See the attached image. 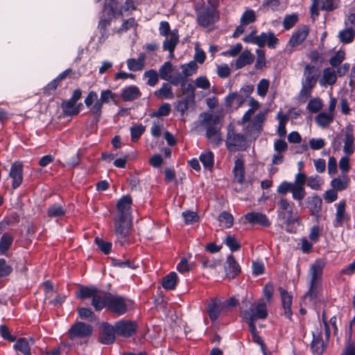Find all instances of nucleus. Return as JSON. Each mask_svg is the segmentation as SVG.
Here are the masks:
<instances>
[{"mask_svg":"<svg viewBox=\"0 0 355 355\" xmlns=\"http://www.w3.org/2000/svg\"><path fill=\"white\" fill-rule=\"evenodd\" d=\"M307 181L304 173H299L295 175V182H282L277 187V191L279 194L285 196L288 191L292 193L293 199L298 201L299 205H302V200L306 196L304 184Z\"/></svg>","mask_w":355,"mask_h":355,"instance_id":"nucleus-1","label":"nucleus"},{"mask_svg":"<svg viewBox=\"0 0 355 355\" xmlns=\"http://www.w3.org/2000/svg\"><path fill=\"white\" fill-rule=\"evenodd\" d=\"M278 214L279 218L288 226L292 224H300V219L297 212L294 209V204L289 202L286 198H282L277 202Z\"/></svg>","mask_w":355,"mask_h":355,"instance_id":"nucleus-2","label":"nucleus"},{"mask_svg":"<svg viewBox=\"0 0 355 355\" xmlns=\"http://www.w3.org/2000/svg\"><path fill=\"white\" fill-rule=\"evenodd\" d=\"M267 315L266 305L263 302L251 304L248 310L241 311V316L248 324H255L257 320L265 319Z\"/></svg>","mask_w":355,"mask_h":355,"instance_id":"nucleus-3","label":"nucleus"},{"mask_svg":"<svg viewBox=\"0 0 355 355\" xmlns=\"http://www.w3.org/2000/svg\"><path fill=\"white\" fill-rule=\"evenodd\" d=\"M313 67L306 65L304 75L305 79L302 81V87L299 94L300 101L304 103L311 96L313 88L315 87L317 78L313 74Z\"/></svg>","mask_w":355,"mask_h":355,"instance_id":"nucleus-4","label":"nucleus"},{"mask_svg":"<svg viewBox=\"0 0 355 355\" xmlns=\"http://www.w3.org/2000/svg\"><path fill=\"white\" fill-rule=\"evenodd\" d=\"M218 19V13L213 6L198 10L197 21L201 26L208 27L217 21Z\"/></svg>","mask_w":355,"mask_h":355,"instance_id":"nucleus-5","label":"nucleus"},{"mask_svg":"<svg viewBox=\"0 0 355 355\" xmlns=\"http://www.w3.org/2000/svg\"><path fill=\"white\" fill-rule=\"evenodd\" d=\"M226 146L229 150L233 152L244 150L248 147L246 138L243 134L237 133L233 130L229 129L226 139Z\"/></svg>","mask_w":355,"mask_h":355,"instance_id":"nucleus-6","label":"nucleus"},{"mask_svg":"<svg viewBox=\"0 0 355 355\" xmlns=\"http://www.w3.org/2000/svg\"><path fill=\"white\" fill-rule=\"evenodd\" d=\"M114 232L118 239H125L130 233L132 218H114Z\"/></svg>","mask_w":355,"mask_h":355,"instance_id":"nucleus-7","label":"nucleus"},{"mask_svg":"<svg viewBox=\"0 0 355 355\" xmlns=\"http://www.w3.org/2000/svg\"><path fill=\"white\" fill-rule=\"evenodd\" d=\"M220 119L218 116H214L212 123L207 124L206 126V136L211 143L218 146L222 141L220 126L219 125Z\"/></svg>","mask_w":355,"mask_h":355,"instance_id":"nucleus-8","label":"nucleus"},{"mask_svg":"<svg viewBox=\"0 0 355 355\" xmlns=\"http://www.w3.org/2000/svg\"><path fill=\"white\" fill-rule=\"evenodd\" d=\"M93 328L86 323L78 322L73 324L69 331V337L73 340L76 338H87L92 335Z\"/></svg>","mask_w":355,"mask_h":355,"instance_id":"nucleus-9","label":"nucleus"},{"mask_svg":"<svg viewBox=\"0 0 355 355\" xmlns=\"http://www.w3.org/2000/svg\"><path fill=\"white\" fill-rule=\"evenodd\" d=\"M131 205V197L128 195L123 196L116 204V214L114 217L132 218Z\"/></svg>","mask_w":355,"mask_h":355,"instance_id":"nucleus-10","label":"nucleus"},{"mask_svg":"<svg viewBox=\"0 0 355 355\" xmlns=\"http://www.w3.org/2000/svg\"><path fill=\"white\" fill-rule=\"evenodd\" d=\"M107 308L113 313L123 315L127 311V304L125 299L121 296L112 295L109 297Z\"/></svg>","mask_w":355,"mask_h":355,"instance_id":"nucleus-11","label":"nucleus"},{"mask_svg":"<svg viewBox=\"0 0 355 355\" xmlns=\"http://www.w3.org/2000/svg\"><path fill=\"white\" fill-rule=\"evenodd\" d=\"M116 333L124 337H130L135 334L137 324L135 322L128 320L117 322L115 325Z\"/></svg>","mask_w":355,"mask_h":355,"instance_id":"nucleus-12","label":"nucleus"},{"mask_svg":"<svg viewBox=\"0 0 355 355\" xmlns=\"http://www.w3.org/2000/svg\"><path fill=\"white\" fill-rule=\"evenodd\" d=\"M115 95L111 90H104L101 94L100 98L91 107V112L95 116L99 117L101 114V108L103 103H107L111 99L114 100Z\"/></svg>","mask_w":355,"mask_h":355,"instance_id":"nucleus-13","label":"nucleus"},{"mask_svg":"<svg viewBox=\"0 0 355 355\" xmlns=\"http://www.w3.org/2000/svg\"><path fill=\"white\" fill-rule=\"evenodd\" d=\"M9 176L12 180V188L19 187L23 181V164L20 162H15L11 165Z\"/></svg>","mask_w":355,"mask_h":355,"instance_id":"nucleus-14","label":"nucleus"},{"mask_svg":"<svg viewBox=\"0 0 355 355\" xmlns=\"http://www.w3.org/2000/svg\"><path fill=\"white\" fill-rule=\"evenodd\" d=\"M115 327L105 323L101 327L99 341L104 345L112 344L115 340Z\"/></svg>","mask_w":355,"mask_h":355,"instance_id":"nucleus-15","label":"nucleus"},{"mask_svg":"<svg viewBox=\"0 0 355 355\" xmlns=\"http://www.w3.org/2000/svg\"><path fill=\"white\" fill-rule=\"evenodd\" d=\"M309 33V29L306 26L298 28L293 33L291 37L290 38L288 46L294 48L300 45L307 37Z\"/></svg>","mask_w":355,"mask_h":355,"instance_id":"nucleus-16","label":"nucleus"},{"mask_svg":"<svg viewBox=\"0 0 355 355\" xmlns=\"http://www.w3.org/2000/svg\"><path fill=\"white\" fill-rule=\"evenodd\" d=\"M225 270L226 277L234 279L241 272V268L235 259L232 256H229L225 263Z\"/></svg>","mask_w":355,"mask_h":355,"instance_id":"nucleus-17","label":"nucleus"},{"mask_svg":"<svg viewBox=\"0 0 355 355\" xmlns=\"http://www.w3.org/2000/svg\"><path fill=\"white\" fill-rule=\"evenodd\" d=\"M345 138L343 139L344 141V147L343 151L345 154L349 155H352L354 151V137L353 135V131L351 127H347L345 130H343Z\"/></svg>","mask_w":355,"mask_h":355,"instance_id":"nucleus-18","label":"nucleus"},{"mask_svg":"<svg viewBox=\"0 0 355 355\" xmlns=\"http://www.w3.org/2000/svg\"><path fill=\"white\" fill-rule=\"evenodd\" d=\"M109 297H110V293H106L98 290L92 298V304L96 311L101 310L105 306H108Z\"/></svg>","mask_w":355,"mask_h":355,"instance_id":"nucleus-19","label":"nucleus"},{"mask_svg":"<svg viewBox=\"0 0 355 355\" xmlns=\"http://www.w3.org/2000/svg\"><path fill=\"white\" fill-rule=\"evenodd\" d=\"M278 290L281 295L282 307L284 309V314L287 318L291 319L292 315V311L291 309L292 304V295L282 287H279Z\"/></svg>","mask_w":355,"mask_h":355,"instance_id":"nucleus-20","label":"nucleus"},{"mask_svg":"<svg viewBox=\"0 0 355 355\" xmlns=\"http://www.w3.org/2000/svg\"><path fill=\"white\" fill-rule=\"evenodd\" d=\"M179 41V36L177 31H173L166 35V38L163 44L164 50H167L170 52V56L173 57L174 49Z\"/></svg>","mask_w":355,"mask_h":355,"instance_id":"nucleus-21","label":"nucleus"},{"mask_svg":"<svg viewBox=\"0 0 355 355\" xmlns=\"http://www.w3.org/2000/svg\"><path fill=\"white\" fill-rule=\"evenodd\" d=\"M207 312L209 318L212 321H215L220 313V302L216 298H211L207 306Z\"/></svg>","mask_w":355,"mask_h":355,"instance_id":"nucleus-22","label":"nucleus"},{"mask_svg":"<svg viewBox=\"0 0 355 355\" xmlns=\"http://www.w3.org/2000/svg\"><path fill=\"white\" fill-rule=\"evenodd\" d=\"M325 348V344L322 338V333L318 329L313 332V340L311 343V349L313 353L320 354Z\"/></svg>","mask_w":355,"mask_h":355,"instance_id":"nucleus-23","label":"nucleus"},{"mask_svg":"<svg viewBox=\"0 0 355 355\" xmlns=\"http://www.w3.org/2000/svg\"><path fill=\"white\" fill-rule=\"evenodd\" d=\"M103 12L106 13L107 16L116 17L123 15V10L119 7L116 0H108L104 5Z\"/></svg>","mask_w":355,"mask_h":355,"instance_id":"nucleus-24","label":"nucleus"},{"mask_svg":"<svg viewBox=\"0 0 355 355\" xmlns=\"http://www.w3.org/2000/svg\"><path fill=\"white\" fill-rule=\"evenodd\" d=\"M245 219L250 223L259 224L264 227L270 225V222L266 216L259 212H251L245 215Z\"/></svg>","mask_w":355,"mask_h":355,"instance_id":"nucleus-25","label":"nucleus"},{"mask_svg":"<svg viewBox=\"0 0 355 355\" xmlns=\"http://www.w3.org/2000/svg\"><path fill=\"white\" fill-rule=\"evenodd\" d=\"M324 266V262L320 260L316 261L311 266V282H321V277L322 274V270Z\"/></svg>","mask_w":355,"mask_h":355,"instance_id":"nucleus-26","label":"nucleus"},{"mask_svg":"<svg viewBox=\"0 0 355 355\" xmlns=\"http://www.w3.org/2000/svg\"><path fill=\"white\" fill-rule=\"evenodd\" d=\"M146 55L140 53L137 59L130 58L127 60L128 68L132 71H141L144 67Z\"/></svg>","mask_w":355,"mask_h":355,"instance_id":"nucleus-27","label":"nucleus"},{"mask_svg":"<svg viewBox=\"0 0 355 355\" xmlns=\"http://www.w3.org/2000/svg\"><path fill=\"white\" fill-rule=\"evenodd\" d=\"M337 80V76L334 68L327 67L323 70L322 78L320 80L322 85H333Z\"/></svg>","mask_w":355,"mask_h":355,"instance_id":"nucleus-28","label":"nucleus"},{"mask_svg":"<svg viewBox=\"0 0 355 355\" xmlns=\"http://www.w3.org/2000/svg\"><path fill=\"white\" fill-rule=\"evenodd\" d=\"M254 61V55L248 50L243 51L238 59L236 60L235 66L236 69H241L245 65L250 64Z\"/></svg>","mask_w":355,"mask_h":355,"instance_id":"nucleus-29","label":"nucleus"},{"mask_svg":"<svg viewBox=\"0 0 355 355\" xmlns=\"http://www.w3.org/2000/svg\"><path fill=\"white\" fill-rule=\"evenodd\" d=\"M112 17L107 16L106 13L103 12V16L101 18L98 24V28L100 29V32L101 33V37L99 38V42L101 43H103L107 38L106 28L107 26L110 25Z\"/></svg>","mask_w":355,"mask_h":355,"instance_id":"nucleus-30","label":"nucleus"},{"mask_svg":"<svg viewBox=\"0 0 355 355\" xmlns=\"http://www.w3.org/2000/svg\"><path fill=\"white\" fill-rule=\"evenodd\" d=\"M338 37L341 42L349 44L354 41L355 37V28L347 27L339 32Z\"/></svg>","mask_w":355,"mask_h":355,"instance_id":"nucleus-31","label":"nucleus"},{"mask_svg":"<svg viewBox=\"0 0 355 355\" xmlns=\"http://www.w3.org/2000/svg\"><path fill=\"white\" fill-rule=\"evenodd\" d=\"M233 172L235 180L239 183H243L245 171L243 162L241 159H237L235 161Z\"/></svg>","mask_w":355,"mask_h":355,"instance_id":"nucleus-32","label":"nucleus"},{"mask_svg":"<svg viewBox=\"0 0 355 355\" xmlns=\"http://www.w3.org/2000/svg\"><path fill=\"white\" fill-rule=\"evenodd\" d=\"M346 204L345 201L340 202L337 205L335 226L342 225L345 220L348 219L345 214Z\"/></svg>","mask_w":355,"mask_h":355,"instance_id":"nucleus-33","label":"nucleus"},{"mask_svg":"<svg viewBox=\"0 0 355 355\" xmlns=\"http://www.w3.org/2000/svg\"><path fill=\"white\" fill-rule=\"evenodd\" d=\"M141 95L139 89L136 86H130L122 92L121 96L124 101H131Z\"/></svg>","mask_w":355,"mask_h":355,"instance_id":"nucleus-34","label":"nucleus"},{"mask_svg":"<svg viewBox=\"0 0 355 355\" xmlns=\"http://www.w3.org/2000/svg\"><path fill=\"white\" fill-rule=\"evenodd\" d=\"M178 282V275L175 272H171L164 277L162 280V286L166 290H173Z\"/></svg>","mask_w":355,"mask_h":355,"instance_id":"nucleus-35","label":"nucleus"},{"mask_svg":"<svg viewBox=\"0 0 355 355\" xmlns=\"http://www.w3.org/2000/svg\"><path fill=\"white\" fill-rule=\"evenodd\" d=\"M155 96L161 99H172L174 97L172 88L168 83H164L162 87L155 92Z\"/></svg>","mask_w":355,"mask_h":355,"instance_id":"nucleus-36","label":"nucleus"},{"mask_svg":"<svg viewBox=\"0 0 355 355\" xmlns=\"http://www.w3.org/2000/svg\"><path fill=\"white\" fill-rule=\"evenodd\" d=\"M321 282H310L309 289L304 295V298L309 297L310 300L316 299L320 291Z\"/></svg>","mask_w":355,"mask_h":355,"instance_id":"nucleus-37","label":"nucleus"},{"mask_svg":"<svg viewBox=\"0 0 355 355\" xmlns=\"http://www.w3.org/2000/svg\"><path fill=\"white\" fill-rule=\"evenodd\" d=\"M321 282H310L309 289L304 295V298L309 297L310 300L316 299L320 291Z\"/></svg>","mask_w":355,"mask_h":355,"instance_id":"nucleus-38","label":"nucleus"},{"mask_svg":"<svg viewBox=\"0 0 355 355\" xmlns=\"http://www.w3.org/2000/svg\"><path fill=\"white\" fill-rule=\"evenodd\" d=\"M76 102L73 101L72 99H69L68 101H66L62 103V107L64 113L68 116H73L78 114L79 112V109L75 107Z\"/></svg>","mask_w":355,"mask_h":355,"instance_id":"nucleus-39","label":"nucleus"},{"mask_svg":"<svg viewBox=\"0 0 355 355\" xmlns=\"http://www.w3.org/2000/svg\"><path fill=\"white\" fill-rule=\"evenodd\" d=\"M180 90L182 95H185L187 98L193 101L195 98V87L187 81L183 82L180 85Z\"/></svg>","mask_w":355,"mask_h":355,"instance_id":"nucleus-40","label":"nucleus"},{"mask_svg":"<svg viewBox=\"0 0 355 355\" xmlns=\"http://www.w3.org/2000/svg\"><path fill=\"white\" fill-rule=\"evenodd\" d=\"M348 183L349 179L347 176L342 175L339 178H335L331 181V186L336 190L342 191L347 188Z\"/></svg>","mask_w":355,"mask_h":355,"instance_id":"nucleus-41","label":"nucleus"},{"mask_svg":"<svg viewBox=\"0 0 355 355\" xmlns=\"http://www.w3.org/2000/svg\"><path fill=\"white\" fill-rule=\"evenodd\" d=\"M334 120V114L321 112L315 117V121L318 125L325 128Z\"/></svg>","mask_w":355,"mask_h":355,"instance_id":"nucleus-42","label":"nucleus"},{"mask_svg":"<svg viewBox=\"0 0 355 355\" xmlns=\"http://www.w3.org/2000/svg\"><path fill=\"white\" fill-rule=\"evenodd\" d=\"M200 160L204 167L207 169H211L214 165V154L209 150H206L200 156Z\"/></svg>","mask_w":355,"mask_h":355,"instance_id":"nucleus-43","label":"nucleus"},{"mask_svg":"<svg viewBox=\"0 0 355 355\" xmlns=\"http://www.w3.org/2000/svg\"><path fill=\"white\" fill-rule=\"evenodd\" d=\"M173 66L170 62H166L159 69V75L160 78L165 80H169L171 78Z\"/></svg>","mask_w":355,"mask_h":355,"instance_id":"nucleus-44","label":"nucleus"},{"mask_svg":"<svg viewBox=\"0 0 355 355\" xmlns=\"http://www.w3.org/2000/svg\"><path fill=\"white\" fill-rule=\"evenodd\" d=\"M309 208L312 214H315L320 211L322 205V200L318 196L309 198Z\"/></svg>","mask_w":355,"mask_h":355,"instance_id":"nucleus-45","label":"nucleus"},{"mask_svg":"<svg viewBox=\"0 0 355 355\" xmlns=\"http://www.w3.org/2000/svg\"><path fill=\"white\" fill-rule=\"evenodd\" d=\"M98 289L94 287H81L80 291L76 293L78 297L85 299L89 297H94V295L97 293Z\"/></svg>","mask_w":355,"mask_h":355,"instance_id":"nucleus-46","label":"nucleus"},{"mask_svg":"<svg viewBox=\"0 0 355 355\" xmlns=\"http://www.w3.org/2000/svg\"><path fill=\"white\" fill-rule=\"evenodd\" d=\"M15 348L17 350L20 351L24 355H30V347L27 340L24 338H19L16 344L15 345Z\"/></svg>","mask_w":355,"mask_h":355,"instance_id":"nucleus-47","label":"nucleus"},{"mask_svg":"<svg viewBox=\"0 0 355 355\" xmlns=\"http://www.w3.org/2000/svg\"><path fill=\"white\" fill-rule=\"evenodd\" d=\"M218 220L220 224L225 223V226L227 228H230L232 226L234 223V218L230 213L227 211H223L218 218Z\"/></svg>","mask_w":355,"mask_h":355,"instance_id":"nucleus-48","label":"nucleus"},{"mask_svg":"<svg viewBox=\"0 0 355 355\" xmlns=\"http://www.w3.org/2000/svg\"><path fill=\"white\" fill-rule=\"evenodd\" d=\"M12 236L8 234H4L0 240V251L2 253L6 252L12 242Z\"/></svg>","mask_w":355,"mask_h":355,"instance_id":"nucleus-49","label":"nucleus"},{"mask_svg":"<svg viewBox=\"0 0 355 355\" xmlns=\"http://www.w3.org/2000/svg\"><path fill=\"white\" fill-rule=\"evenodd\" d=\"M144 76L148 78L147 85L155 86L159 80V74L154 69H150L144 73Z\"/></svg>","mask_w":355,"mask_h":355,"instance_id":"nucleus-50","label":"nucleus"},{"mask_svg":"<svg viewBox=\"0 0 355 355\" xmlns=\"http://www.w3.org/2000/svg\"><path fill=\"white\" fill-rule=\"evenodd\" d=\"M183 73H184V76H191L196 72L198 69V65L195 61H191L187 64H184L181 66Z\"/></svg>","mask_w":355,"mask_h":355,"instance_id":"nucleus-51","label":"nucleus"},{"mask_svg":"<svg viewBox=\"0 0 355 355\" xmlns=\"http://www.w3.org/2000/svg\"><path fill=\"white\" fill-rule=\"evenodd\" d=\"M322 107V102L319 98H315L309 102L307 109L313 113L319 112Z\"/></svg>","mask_w":355,"mask_h":355,"instance_id":"nucleus-52","label":"nucleus"},{"mask_svg":"<svg viewBox=\"0 0 355 355\" xmlns=\"http://www.w3.org/2000/svg\"><path fill=\"white\" fill-rule=\"evenodd\" d=\"M278 117L279 122L277 132L280 137H284L286 134V123L288 120V116L287 115L281 116V113H279Z\"/></svg>","mask_w":355,"mask_h":355,"instance_id":"nucleus-53","label":"nucleus"},{"mask_svg":"<svg viewBox=\"0 0 355 355\" xmlns=\"http://www.w3.org/2000/svg\"><path fill=\"white\" fill-rule=\"evenodd\" d=\"M48 216L51 218L64 216L65 211L62 207L58 205L51 206L47 211Z\"/></svg>","mask_w":355,"mask_h":355,"instance_id":"nucleus-54","label":"nucleus"},{"mask_svg":"<svg viewBox=\"0 0 355 355\" xmlns=\"http://www.w3.org/2000/svg\"><path fill=\"white\" fill-rule=\"evenodd\" d=\"M298 19L297 15L293 14L286 15L283 21V26L286 30H288L293 27Z\"/></svg>","mask_w":355,"mask_h":355,"instance_id":"nucleus-55","label":"nucleus"},{"mask_svg":"<svg viewBox=\"0 0 355 355\" xmlns=\"http://www.w3.org/2000/svg\"><path fill=\"white\" fill-rule=\"evenodd\" d=\"M144 131L145 126L141 124L132 127L130 128L132 141L134 142L137 141Z\"/></svg>","mask_w":355,"mask_h":355,"instance_id":"nucleus-56","label":"nucleus"},{"mask_svg":"<svg viewBox=\"0 0 355 355\" xmlns=\"http://www.w3.org/2000/svg\"><path fill=\"white\" fill-rule=\"evenodd\" d=\"M256 20L255 13L253 10H247L243 13L241 18V23L242 24L248 25L254 22Z\"/></svg>","mask_w":355,"mask_h":355,"instance_id":"nucleus-57","label":"nucleus"},{"mask_svg":"<svg viewBox=\"0 0 355 355\" xmlns=\"http://www.w3.org/2000/svg\"><path fill=\"white\" fill-rule=\"evenodd\" d=\"M186 224H192L199 220L197 213L191 211H187L182 213Z\"/></svg>","mask_w":355,"mask_h":355,"instance_id":"nucleus-58","label":"nucleus"},{"mask_svg":"<svg viewBox=\"0 0 355 355\" xmlns=\"http://www.w3.org/2000/svg\"><path fill=\"white\" fill-rule=\"evenodd\" d=\"M95 242L99 249L105 254H109L111 251L112 243L110 242H105L102 239L96 237Z\"/></svg>","mask_w":355,"mask_h":355,"instance_id":"nucleus-59","label":"nucleus"},{"mask_svg":"<svg viewBox=\"0 0 355 355\" xmlns=\"http://www.w3.org/2000/svg\"><path fill=\"white\" fill-rule=\"evenodd\" d=\"M269 81L266 79H262L257 85V93L261 96H265L269 87Z\"/></svg>","mask_w":355,"mask_h":355,"instance_id":"nucleus-60","label":"nucleus"},{"mask_svg":"<svg viewBox=\"0 0 355 355\" xmlns=\"http://www.w3.org/2000/svg\"><path fill=\"white\" fill-rule=\"evenodd\" d=\"M225 243L232 251H236L241 248L240 244L233 236H227L225 239Z\"/></svg>","mask_w":355,"mask_h":355,"instance_id":"nucleus-61","label":"nucleus"},{"mask_svg":"<svg viewBox=\"0 0 355 355\" xmlns=\"http://www.w3.org/2000/svg\"><path fill=\"white\" fill-rule=\"evenodd\" d=\"M78 314L82 319H88L89 321L95 320V315L89 309H78Z\"/></svg>","mask_w":355,"mask_h":355,"instance_id":"nucleus-62","label":"nucleus"},{"mask_svg":"<svg viewBox=\"0 0 355 355\" xmlns=\"http://www.w3.org/2000/svg\"><path fill=\"white\" fill-rule=\"evenodd\" d=\"M345 59V53L342 51H339L336 53V54L333 56L330 60L329 63L333 67H336L340 65V64Z\"/></svg>","mask_w":355,"mask_h":355,"instance_id":"nucleus-63","label":"nucleus"},{"mask_svg":"<svg viewBox=\"0 0 355 355\" xmlns=\"http://www.w3.org/2000/svg\"><path fill=\"white\" fill-rule=\"evenodd\" d=\"M184 76V73L182 71V72L178 73L177 74L172 76L171 78H170L169 81L173 85H175V86H177L178 85H181L183 82L187 81L186 78L187 77Z\"/></svg>","mask_w":355,"mask_h":355,"instance_id":"nucleus-64","label":"nucleus"}]
</instances>
